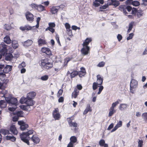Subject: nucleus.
Returning <instances> with one entry per match:
<instances>
[{
    "mask_svg": "<svg viewBox=\"0 0 147 147\" xmlns=\"http://www.w3.org/2000/svg\"><path fill=\"white\" fill-rule=\"evenodd\" d=\"M70 142L72 143L73 144H74L77 141V138L75 136H72L70 138Z\"/></svg>",
    "mask_w": 147,
    "mask_h": 147,
    "instance_id": "33",
    "label": "nucleus"
},
{
    "mask_svg": "<svg viewBox=\"0 0 147 147\" xmlns=\"http://www.w3.org/2000/svg\"><path fill=\"white\" fill-rule=\"evenodd\" d=\"M36 95V93L33 91L30 92L27 94V99L29 101H30V105H34L35 102L32 99L35 97Z\"/></svg>",
    "mask_w": 147,
    "mask_h": 147,
    "instance_id": "6",
    "label": "nucleus"
},
{
    "mask_svg": "<svg viewBox=\"0 0 147 147\" xmlns=\"http://www.w3.org/2000/svg\"><path fill=\"white\" fill-rule=\"evenodd\" d=\"M120 4L119 1H117L114 2L113 3H109V5H114L115 7H116L118 6Z\"/></svg>",
    "mask_w": 147,
    "mask_h": 147,
    "instance_id": "32",
    "label": "nucleus"
},
{
    "mask_svg": "<svg viewBox=\"0 0 147 147\" xmlns=\"http://www.w3.org/2000/svg\"><path fill=\"white\" fill-rule=\"evenodd\" d=\"M63 92V90H61V89H60L58 92V93H57V96L59 97V96L61 95L62 94V93Z\"/></svg>",
    "mask_w": 147,
    "mask_h": 147,
    "instance_id": "44",
    "label": "nucleus"
},
{
    "mask_svg": "<svg viewBox=\"0 0 147 147\" xmlns=\"http://www.w3.org/2000/svg\"><path fill=\"white\" fill-rule=\"evenodd\" d=\"M28 107H26V105H21L20 106L21 108L23 110H25L26 111V110H28V109H27V108Z\"/></svg>",
    "mask_w": 147,
    "mask_h": 147,
    "instance_id": "50",
    "label": "nucleus"
},
{
    "mask_svg": "<svg viewBox=\"0 0 147 147\" xmlns=\"http://www.w3.org/2000/svg\"><path fill=\"white\" fill-rule=\"evenodd\" d=\"M38 42V45H40L42 44L44 45L46 43L45 41L41 38L39 39Z\"/></svg>",
    "mask_w": 147,
    "mask_h": 147,
    "instance_id": "31",
    "label": "nucleus"
},
{
    "mask_svg": "<svg viewBox=\"0 0 147 147\" xmlns=\"http://www.w3.org/2000/svg\"><path fill=\"white\" fill-rule=\"evenodd\" d=\"M33 42V41L32 40L28 39L24 42H22V43L25 47H27L31 46Z\"/></svg>",
    "mask_w": 147,
    "mask_h": 147,
    "instance_id": "11",
    "label": "nucleus"
},
{
    "mask_svg": "<svg viewBox=\"0 0 147 147\" xmlns=\"http://www.w3.org/2000/svg\"><path fill=\"white\" fill-rule=\"evenodd\" d=\"M105 143V142L104 140L102 139L100 140L99 142V145L100 146H103V145Z\"/></svg>",
    "mask_w": 147,
    "mask_h": 147,
    "instance_id": "42",
    "label": "nucleus"
},
{
    "mask_svg": "<svg viewBox=\"0 0 147 147\" xmlns=\"http://www.w3.org/2000/svg\"><path fill=\"white\" fill-rule=\"evenodd\" d=\"M117 38L118 40L120 42L122 40V36L120 34H118L117 36Z\"/></svg>",
    "mask_w": 147,
    "mask_h": 147,
    "instance_id": "49",
    "label": "nucleus"
},
{
    "mask_svg": "<svg viewBox=\"0 0 147 147\" xmlns=\"http://www.w3.org/2000/svg\"><path fill=\"white\" fill-rule=\"evenodd\" d=\"M134 35V34L133 33H131L129 34V36H128L127 38V40H128L131 39L132 38Z\"/></svg>",
    "mask_w": 147,
    "mask_h": 147,
    "instance_id": "39",
    "label": "nucleus"
},
{
    "mask_svg": "<svg viewBox=\"0 0 147 147\" xmlns=\"http://www.w3.org/2000/svg\"><path fill=\"white\" fill-rule=\"evenodd\" d=\"M114 126V124L113 123H111L109 125V126L107 129L108 130H109L112 128H113Z\"/></svg>",
    "mask_w": 147,
    "mask_h": 147,
    "instance_id": "55",
    "label": "nucleus"
},
{
    "mask_svg": "<svg viewBox=\"0 0 147 147\" xmlns=\"http://www.w3.org/2000/svg\"><path fill=\"white\" fill-rule=\"evenodd\" d=\"M4 41L7 44H9L11 42V40L8 36H6L4 38Z\"/></svg>",
    "mask_w": 147,
    "mask_h": 147,
    "instance_id": "20",
    "label": "nucleus"
},
{
    "mask_svg": "<svg viewBox=\"0 0 147 147\" xmlns=\"http://www.w3.org/2000/svg\"><path fill=\"white\" fill-rule=\"evenodd\" d=\"M127 105L126 104H121L119 107V109L121 111H123L127 107Z\"/></svg>",
    "mask_w": 147,
    "mask_h": 147,
    "instance_id": "21",
    "label": "nucleus"
},
{
    "mask_svg": "<svg viewBox=\"0 0 147 147\" xmlns=\"http://www.w3.org/2000/svg\"><path fill=\"white\" fill-rule=\"evenodd\" d=\"M134 24V22H131L129 24L128 28L132 30Z\"/></svg>",
    "mask_w": 147,
    "mask_h": 147,
    "instance_id": "45",
    "label": "nucleus"
},
{
    "mask_svg": "<svg viewBox=\"0 0 147 147\" xmlns=\"http://www.w3.org/2000/svg\"><path fill=\"white\" fill-rule=\"evenodd\" d=\"M26 16L27 20L31 22L33 21V15L30 12H27L26 14Z\"/></svg>",
    "mask_w": 147,
    "mask_h": 147,
    "instance_id": "9",
    "label": "nucleus"
},
{
    "mask_svg": "<svg viewBox=\"0 0 147 147\" xmlns=\"http://www.w3.org/2000/svg\"><path fill=\"white\" fill-rule=\"evenodd\" d=\"M19 118L17 116L15 115L13 117L12 120L13 122H16L18 121Z\"/></svg>",
    "mask_w": 147,
    "mask_h": 147,
    "instance_id": "46",
    "label": "nucleus"
},
{
    "mask_svg": "<svg viewBox=\"0 0 147 147\" xmlns=\"http://www.w3.org/2000/svg\"><path fill=\"white\" fill-rule=\"evenodd\" d=\"M119 128V127H117L116 125L114 128L111 130V132H113L115 131Z\"/></svg>",
    "mask_w": 147,
    "mask_h": 147,
    "instance_id": "63",
    "label": "nucleus"
},
{
    "mask_svg": "<svg viewBox=\"0 0 147 147\" xmlns=\"http://www.w3.org/2000/svg\"><path fill=\"white\" fill-rule=\"evenodd\" d=\"M109 3L108 2L107 3V4L103 6H100L99 7L100 9V11H102V9H106L107 8L109 5Z\"/></svg>",
    "mask_w": 147,
    "mask_h": 147,
    "instance_id": "28",
    "label": "nucleus"
},
{
    "mask_svg": "<svg viewBox=\"0 0 147 147\" xmlns=\"http://www.w3.org/2000/svg\"><path fill=\"white\" fill-rule=\"evenodd\" d=\"M77 124L76 122H73L69 125V126H73L76 127H77Z\"/></svg>",
    "mask_w": 147,
    "mask_h": 147,
    "instance_id": "47",
    "label": "nucleus"
},
{
    "mask_svg": "<svg viewBox=\"0 0 147 147\" xmlns=\"http://www.w3.org/2000/svg\"><path fill=\"white\" fill-rule=\"evenodd\" d=\"M65 26L67 30L70 28V26L68 23H66L65 24Z\"/></svg>",
    "mask_w": 147,
    "mask_h": 147,
    "instance_id": "54",
    "label": "nucleus"
},
{
    "mask_svg": "<svg viewBox=\"0 0 147 147\" xmlns=\"http://www.w3.org/2000/svg\"><path fill=\"white\" fill-rule=\"evenodd\" d=\"M53 115L55 120H59L60 118V114L59 113L53 114Z\"/></svg>",
    "mask_w": 147,
    "mask_h": 147,
    "instance_id": "29",
    "label": "nucleus"
},
{
    "mask_svg": "<svg viewBox=\"0 0 147 147\" xmlns=\"http://www.w3.org/2000/svg\"><path fill=\"white\" fill-rule=\"evenodd\" d=\"M13 115H16L18 118L23 117V112L22 111H16L13 113Z\"/></svg>",
    "mask_w": 147,
    "mask_h": 147,
    "instance_id": "18",
    "label": "nucleus"
},
{
    "mask_svg": "<svg viewBox=\"0 0 147 147\" xmlns=\"http://www.w3.org/2000/svg\"><path fill=\"white\" fill-rule=\"evenodd\" d=\"M10 131L14 135H16L17 134V130L14 125H12L11 126L10 128Z\"/></svg>",
    "mask_w": 147,
    "mask_h": 147,
    "instance_id": "16",
    "label": "nucleus"
},
{
    "mask_svg": "<svg viewBox=\"0 0 147 147\" xmlns=\"http://www.w3.org/2000/svg\"><path fill=\"white\" fill-rule=\"evenodd\" d=\"M28 125L25 123L23 125H21V126H20V128L22 130L24 131L26 129L28 128Z\"/></svg>",
    "mask_w": 147,
    "mask_h": 147,
    "instance_id": "30",
    "label": "nucleus"
},
{
    "mask_svg": "<svg viewBox=\"0 0 147 147\" xmlns=\"http://www.w3.org/2000/svg\"><path fill=\"white\" fill-rule=\"evenodd\" d=\"M136 14L138 18H140L143 15V13L142 11L138 10Z\"/></svg>",
    "mask_w": 147,
    "mask_h": 147,
    "instance_id": "35",
    "label": "nucleus"
},
{
    "mask_svg": "<svg viewBox=\"0 0 147 147\" xmlns=\"http://www.w3.org/2000/svg\"><path fill=\"white\" fill-rule=\"evenodd\" d=\"M25 123L23 121H18V124L21 126V125H23Z\"/></svg>",
    "mask_w": 147,
    "mask_h": 147,
    "instance_id": "57",
    "label": "nucleus"
},
{
    "mask_svg": "<svg viewBox=\"0 0 147 147\" xmlns=\"http://www.w3.org/2000/svg\"><path fill=\"white\" fill-rule=\"evenodd\" d=\"M47 49L48 48L46 47H43L41 49V51L43 53H45Z\"/></svg>",
    "mask_w": 147,
    "mask_h": 147,
    "instance_id": "62",
    "label": "nucleus"
},
{
    "mask_svg": "<svg viewBox=\"0 0 147 147\" xmlns=\"http://www.w3.org/2000/svg\"><path fill=\"white\" fill-rule=\"evenodd\" d=\"M98 83H96V82H94L93 84L92 88L94 90H96L98 86Z\"/></svg>",
    "mask_w": 147,
    "mask_h": 147,
    "instance_id": "36",
    "label": "nucleus"
},
{
    "mask_svg": "<svg viewBox=\"0 0 147 147\" xmlns=\"http://www.w3.org/2000/svg\"><path fill=\"white\" fill-rule=\"evenodd\" d=\"M91 41V38H87L82 44L83 47L81 49V51L83 55H86L88 54L90 49V47L88 45Z\"/></svg>",
    "mask_w": 147,
    "mask_h": 147,
    "instance_id": "3",
    "label": "nucleus"
},
{
    "mask_svg": "<svg viewBox=\"0 0 147 147\" xmlns=\"http://www.w3.org/2000/svg\"><path fill=\"white\" fill-rule=\"evenodd\" d=\"M119 103V102L118 101H117L116 102L113 103V104H112V107H115Z\"/></svg>",
    "mask_w": 147,
    "mask_h": 147,
    "instance_id": "58",
    "label": "nucleus"
},
{
    "mask_svg": "<svg viewBox=\"0 0 147 147\" xmlns=\"http://www.w3.org/2000/svg\"><path fill=\"white\" fill-rule=\"evenodd\" d=\"M81 71L78 72V75L80 77H82L85 75L86 72L85 69L84 67H82L80 68Z\"/></svg>",
    "mask_w": 147,
    "mask_h": 147,
    "instance_id": "13",
    "label": "nucleus"
},
{
    "mask_svg": "<svg viewBox=\"0 0 147 147\" xmlns=\"http://www.w3.org/2000/svg\"><path fill=\"white\" fill-rule=\"evenodd\" d=\"M7 46L5 44H2V47L0 49V53L3 56L7 54Z\"/></svg>",
    "mask_w": 147,
    "mask_h": 147,
    "instance_id": "8",
    "label": "nucleus"
},
{
    "mask_svg": "<svg viewBox=\"0 0 147 147\" xmlns=\"http://www.w3.org/2000/svg\"><path fill=\"white\" fill-rule=\"evenodd\" d=\"M78 71L74 70L70 73V77L71 78L74 77L78 75Z\"/></svg>",
    "mask_w": 147,
    "mask_h": 147,
    "instance_id": "22",
    "label": "nucleus"
},
{
    "mask_svg": "<svg viewBox=\"0 0 147 147\" xmlns=\"http://www.w3.org/2000/svg\"><path fill=\"white\" fill-rule=\"evenodd\" d=\"M26 132H23L22 133L20 134V136L21 140L24 142L27 145L29 146L30 145L29 140L30 139V138L29 135L32 134L33 133V130H30Z\"/></svg>",
    "mask_w": 147,
    "mask_h": 147,
    "instance_id": "1",
    "label": "nucleus"
},
{
    "mask_svg": "<svg viewBox=\"0 0 147 147\" xmlns=\"http://www.w3.org/2000/svg\"><path fill=\"white\" fill-rule=\"evenodd\" d=\"M37 9L39 11L45 10V7L41 5H38Z\"/></svg>",
    "mask_w": 147,
    "mask_h": 147,
    "instance_id": "26",
    "label": "nucleus"
},
{
    "mask_svg": "<svg viewBox=\"0 0 147 147\" xmlns=\"http://www.w3.org/2000/svg\"><path fill=\"white\" fill-rule=\"evenodd\" d=\"M35 27V26L32 27L28 25H26L24 27H20V29L22 31H24L25 30H31L33 28H34Z\"/></svg>",
    "mask_w": 147,
    "mask_h": 147,
    "instance_id": "10",
    "label": "nucleus"
},
{
    "mask_svg": "<svg viewBox=\"0 0 147 147\" xmlns=\"http://www.w3.org/2000/svg\"><path fill=\"white\" fill-rule=\"evenodd\" d=\"M12 68V66L9 65H6V66L4 68L3 71L5 73H7L11 71Z\"/></svg>",
    "mask_w": 147,
    "mask_h": 147,
    "instance_id": "15",
    "label": "nucleus"
},
{
    "mask_svg": "<svg viewBox=\"0 0 147 147\" xmlns=\"http://www.w3.org/2000/svg\"><path fill=\"white\" fill-rule=\"evenodd\" d=\"M143 142L142 140H139L138 142V146H142L143 145Z\"/></svg>",
    "mask_w": 147,
    "mask_h": 147,
    "instance_id": "51",
    "label": "nucleus"
},
{
    "mask_svg": "<svg viewBox=\"0 0 147 147\" xmlns=\"http://www.w3.org/2000/svg\"><path fill=\"white\" fill-rule=\"evenodd\" d=\"M119 9L122 11L125 15H127V13L126 12V10L129 12H130L131 10V13L132 14H136L138 11L136 8L133 7V9L132 7L129 5H121L119 6Z\"/></svg>",
    "mask_w": 147,
    "mask_h": 147,
    "instance_id": "2",
    "label": "nucleus"
},
{
    "mask_svg": "<svg viewBox=\"0 0 147 147\" xmlns=\"http://www.w3.org/2000/svg\"><path fill=\"white\" fill-rule=\"evenodd\" d=\"M67 30L68 32V34L69 36H71L72 35V30L70 28Z\"/></svg>",
    "mask_w": 147,
    "mask_h": 147,
    "instance_id": "52",
    "label": "nucleus"
},
{
    "mask_svg": "<svg viewBox=\"0 0 147 147\" xmlns=\"http://www.w3.org/2000/svg\"><path fill=\"white\" fill-rule=\"evenodd\" d=\"M64 101V98L63 97H60L58 99V102H63Z\"/></svg>",
    "mask_w": 147,
    "mask_h": 147,
    "instance_id": "60",
    "label": "nucleus"
},
{
    "mask_svg": "<svg viewBox=\"0 0 147 147\" xmlns=\"http://www.w3.org/2000/svg\"><path fill=\"white\" fill-rule=\"evenodd\" d=\"M105 62L103 61H101L97 65L98 67H103L105 65Z\"/></svg>",
    "mask_w": 147,
    "mask_h": 147,
    "instance_id": "38",
    "label": "nucleus"
},
{
    "mask_svg": "<svg viewBox=\"0 0 147 147\" xmlns=\"http://www.w3.org/2000/svg\"><path fill=\"white\" fill-rule=\"evenodd\" d=\"M140 2L137 1H133L132 2L131 4L134 6H137L140 5Z\"/></svg>",
    "mask_w": 147,
    "mask_h": 147,
    "instance_id": "34",
    "label": "nucleus"
},
{
    "mask_svg": "<svg viewBox=\"0 0 147 147\" xmlns=\"http://www.w3.org/2000/svg\"><path fill=\"white\" fill-rule=\"evenodd\" d=\"M138 86V82L136 80H131L130 84V92L132 94L134 93L136 88Z\"/></svg>",
    "mask_w": 147,
    "mask_h": 147,
    "instance_id": "5",
    "label": "nucleus"
},
{
    "mask_svg": "<svg viewBox=\"0 0 147 147\" xmlns=\"http://www.w3.org/2000/svg\"><path fill=\"white\" fill-rule=\"evenodd\" d=\"M58 11V9L55 7H53L51 9V11L53 14L57 13Z\"/></svg>",
    "mask_w": 147,
    "mask_h": 147,
    "instance_id": "27",
    "label": "nucleus"
},
{
    "mask_svg": "<svg viewBox=\"0 0 147 147\" xmlns=\"http://www.w3.org/2000/svg\"><path fill=\"white\" fill-rule=\"evenodd\" d=\"M92 110L90 109V105H88L83 112V114L85 115L88 113V111H91Z\"/></svg>",
    "mask_w": 147,
    "mask_h": 147,
    "instance_id": "23",
    "label": "nucleus"
},
{
    "mask_svg": "<svg viewBox=\"0 0 147 147\" xmlns=\"http://www.w3.org/2000/svg\"><path fill=\"white\" fill-rule=\"evenodd\" d=\"M39 63L40 65L43 69H48L53 67L52 63L49 62V59L47 58H45L41 59L39 61Z\"/></svg>",
    "mask_w": 147,
    "mask_h": 147,
    "instance_id": "4",
    "label": "nucleus"
},
{
    "mask_svg": "<svg viewBox=\"0 0 147 147\" xmlns=\"http://www.w3.org/2000/svg\"><path fill=\"white\" fill-rule=\"evenodd\" d=\"M5 98L7 102L10 105H14L15 107H16L18 100L16 98L12 97L10 98L8 97H5Z\"/></svg>",
    "mask_w": 147,
    "mask_h": 147,
    "instance_id": "7",
    "label": "nucleus"
},
{
    "mask_svg": "<svg viewBox=\"0 0 147 147\" xmlns=\"http://www.w3.org/2000/svg\"><path fill=\"white\" fill-rule=\"evenodd\" d=\"M97 82L98 85H101L103 82V78H102L100 75H98L97 76Z\"/></svg>",
    "mask_w": 147,
    "mask_h": 147,
    "instance_id": "17",
    "label": "nucleus"
},
{
    "mask_svg": "<svg viewBox=\"0 0 147 147\" xmlns=\"http://www.w3.org/2000/svg\"><path fill=\"white\" fill-rule=\"evenodd\" d=\"M56 38L57 41V43L59 44L60 46H61V43L60 42L59 40V37L58 35L56 36Z\"/></svg>",
    "mask_w": 147,
    "mask_h": 147,
    "instance_id": "53",
    "label": "nucleus"
},
{
    "mask_svg": "<svg viewBox=\"0 0 147 147\" xmlns=\"http://www.w3.org/2000/svg\"><path fill=\"white\" fill-rule=\"evenodd\" d=\"M142 118L144 122L147 123V113H144L142 115Z\"/></svg>",
    "mask_w": 147,
    "mask_h": 147,
    "instance_id": "25",
    "label": "nucleus"
},
{
    "mask_svg": "<svg viewBox=\"0 0 147 147\" xmlns=\"http://www.w3.org/2000/svg\"><path fill=\"white\" fill-rule=\"evenodd\" d=\"M16 107H9L8 108V110L10 111H12V112H13L16 109Z\"/></svg>",
    "mask_w": 147,
    "mask_h": 147,
    "instance_id": "56",
    "label": "nucleus"
},
{
    "mask_svg": "<svg viewBox=\"0 0 147 147\" xmlns=\"http://www.w3.org/2000/svg\"><path fill=\"white\" fill-rule=\"evenodd\" d=\"M79 92L76 89H75L72 93V96L74 98H76Z\"/></svg>",
    "mask_w": 147,
    "mask_h": 147,
    "instance_id": "24",
    "label": "nucleus"
},
{
    "mask_svg": "<svg viewBox=\"0 0 147 147\" xmlns=\"http://www.w3.org/2000/svg\"><path fill=\"white\" fill-rule=\"evenodd\" d=\"M122 125V122L121 121H120L116 125L117 127H120Z\"/></svg>",
    "mask_w": 147,
    "mask_h": 147,
    "instance_id": "61",
    "label": "nucleus"
},
{
    "mask_svg": "<svg viewBox=\"0 0 147 147\" xmlns=\"http://www.w3.org/2000/svg\"><path fill=\"white\" fill-rule=\"evenodd\" d=\"M26 107H27V109H28V110H26V111H30L31 110V109H30V106H33L34 105H28V104H26Z\"/></svg>",
    "mask_w": 147,
    "mask_h": 147,
    "instance_id": "59",
    "label": "nucleus"
},
{
    "mask_svg": "<svg viewBox=\"0 0 147 147\" xmlns=\"http://www.w3.org/2000/svg\"><path fill=\"white\" fill-rule=\"evenodd\" d=\"M100 3L95 0L93 2V5L95 7H98L100 5Z\"/></svg>",
    "mask_w": 147,
    "mask_h": 147,
    "instance_id": "37",
    "label": "nucleus"
},
{
    "mask_svg": "<svg viewBox=\"0 0 147 147\" xmlns=\"http://www.w3.org/2000/svg\"><path fill=\"white\" fill-rule=\"evenodd\" d=\"M5 56V60L6 61H10L13 58L12 54L11 53L6 54Z\"/></svg>",
    "mask_w": 147,
    "mask_h": 147,
    "instance_id": "19",
    "label": "nucleus"
},
{
    "mask_svg": "<svg viewBox=\"0 0 147 147\" xmlns=\"http://www.w3.org/2000/svg\"><path fill=\"white\" fill-rule=\"evenodd\" d=\"M48 76L47 75H45L43 76H42L40 79L43 81H46L48 80Z\"/></svg>",
    "mask_w": 147,
    "mask_h": 147,
    "instance_id": "40",
    "label": "nucleus"
},
{
    "mask_svg": "<svg viewBox=\"0 0 147 147\" xmlns=\"http://www.w3.org/2000/svg\"><path fill=\"white\" fill-rule=\"evenodd\" d=\"M31 139L32 141L35 144H38L40 142V139L38 137L35 135H33L31 138Z\"/></svg>",
    "mask_w": 147,
    "mask_h": 147,
    "instance_id": "14",
    "label": "nucleus"
},
{
    "mask_svg": "<svg viewBox=\"0 0 147 147\" xmlns=\"http://www.w3.org/2000/svg\"><path fill=\"white\" fill-rule=\"evenodd\" d=\"M73 144L72 143L70 142L68 144L67 147H73Z\"/></svg>",
    "mask_w": 147,
    "mask_h": 147,
    "instance_id": "64",
    "label": "nucleus"
},
{
    "mask_svg": "<svg viewBox=\"0 0 147 147\" xmlns=\"http://www.w3.org/2000/svg\"><path fill=\"white\" fill-rule=\"evenodd\" d=\"M49 27H51L52 28H54L55 26V24L53 22L49 23Z\"/></svg>",
    "mask_w": 147,
    "mask_h": 147,
    "instance_id": "48",
    "label": "nucleus"
},
{
    "mask_svg": "<svg viewBox=\"0 0 147 147\" xmlns=\"http://www.w3.org/2000/svg\"><path fill=\"white\" fill-rule=\"evenodd\" d=\"M13 41L12 42V47L13 48L15 49L18 48V45L17 43L14 44L13 43Z\"/></svg>",
    "mask_w": 147,
    "mask_h": 147,
    "instance_id": "43",
    "label": "nucleus"
},
{
    "mask_svg": "<svg viewBox=\"0 0 147 147\" xmlns=\"http://www.w3.org/2000/svg\"><path fill=\"white\" fill-rule=\"evenodd\" d=\"M20 102L21 104L25 103L26 104L30 105V101L27 99V97L26 98L24 97L21 98L20 100Z\"/></svg>",
    "mask_w": 147,
    "mask_h": 147,
    "instance_id": "12",
    "label": "nucleus"
},
{
    "mask_svg": "<svg viewBox=\"0 0 147 147\" xmlns=\"http://www.w3.org/2000/svg\"><path fill=\"white\" fill-rule=\"evenodd\" d=\"M46 54H47V55H52L51 52V51L50 50V49L48 48L47 49V50L46 51V53H45Z\"/></svg>",
    "mask_w": 147,
    "mask_h": 147,
    "instance_id": "41",
    "label": "nucleus"
}]
</instances>
